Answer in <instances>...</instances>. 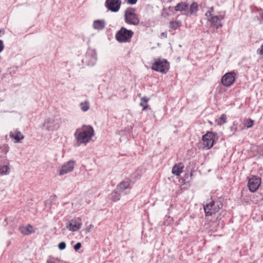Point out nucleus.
I'll list each match as a JSON object with an SVG mask.
<instances>
[{
    "mask_svg": "<svg viewBox=\"0 0 263 263\" xmlns=\"http://www.w3.org/2000/svg\"><path fill=\"white\" fill-rule=\"evenodd\" d=\"M227 117L224 114L222 115L219 119L217 120V123L218 125H222L226 122Z\"/></svg>",
    "mask_w": 263,
    "mask_h": 263,
    "instance_id": "nucleus-28",
    "label": "nucleus"
},
{
    "mask_svg": "<svg viewBox=\"0 0 263 263\" xmlns=\"http://www.w3.org/2000/svg\"><path fill=\"white\" fill-rule=\"evenodd\" d=\"M47 263H55L53 261L48 260Z\"/></svg>",
    "mask_w": 263,
    "mask_h": 263,
    "instance_id": "nucleus-40",
    "label": "nucleus"
},
{
    "mask_svg": "<svg viewBox=\"0 0 263 263\" xmlns=\"http://www.w3.org/2000/svg\"><path fill=\"white\" fill-rule=\"evenodd\" d=\"M257 52L258 54L263 55V44L261 45V47L257 50Z\"/></svg>",
    "mask_w": 263,
    "mask_h": 263,
    "instance_id": "nucleus-34",
    "label": "nucleus"
},
{
    "mask_svg": "<svg viewBox=\"0 0 263 263\" xmlns=\"http://www.w3.org/2000/svg\"><path fill=\"white\" fill-rule=\"evenodd\" d=\"M75 166V161L69 160L66 164H64L59 171V175L62 176L69 172H72Z\"/></svg>",
    "mask_w": 263,
    "mask_h": 263,
    "instance_id": "nucleus-10",
    "label": "nucleus"
},
{
    "mask_svg": "<svg viewBox=\"0 0 263 263\" xmlns=\"http://www.w3.org/2000/svg\"><path fill=\"white\" fill-rule=\"evenodd\" d=\"M61 123L62 119L60 117H49L45 120L43 126L48 131H54L60 128Z\"/></svg>",
    "mask_w": 263,
    "mask_h": 263,
    "instance_id": "nucleus-2",
    "label": "nucleus"
},
{
    "mask_svg": "<svg viewBox=\"0 0 263 263\" xmlns=\"http://www.w3.org/2000/svg\"><path fill=\"white\" fill-rule=\"evenodd\" d=\"M198 10V5L196 3H193L190 8V13L191 15L195 14Z\"/></svg>",
    "mask_w": 263,
    "mask_h": 263,
    "instance_id": "nucleus-24",
    "label": "nucleus"
},
{
    "mask_svg": "<svg viewBox=\"0 0 263 263\" xmlns=\"http://www.w3.org/2000/svg\"><path fill=\"white\" fill-rule=\"evenodd\" d=\"M105 21L104 20H95L93 23V27L97 30H102L105 28Z\"/></svg>",
    "mask_w": 263,
    "mask_h": 263,
    "instance_id": "nucleus-18",
    "label": "nucleus"
},
{
    "mask_svg": "<svg viewBox=\"0 0 263 263\" xmlns=\"http://www.w3.org/2000/svg\"><path fill=\"white\" fill-rule=\"evenodd\" d=\"M121 4L120 0H106L105 5L109 10L116 12L120 9Z\"/></svg>",
    "mask_w": 263,
    "mask_h": 263,
    "instance_id": "nucleus-9",
    "label": "nucleus"
},
{
    "mask_svg": "<svg viewBox=\"0 0 263 263\" xmlns=\"http://www.w3.org/2000/svg\"><path fill=\"white\" fill-rule=\"evenodd\" d=\"M226 213L225 211L221 210L219 214H217L216 215H213L214 217L216 218V220L214 221V222L217 225H219L220 223V221L222 219L223 217H224V215H226Z\"/></svg>",
    "mask_w": 263,
    "mask_h": 263,
    "instance_id": "nucleus-22",
    "label": "nucleus"
},
{
    "mask_svg": "<svg viewBox=\"0 0 263 263\" xmlns=\"http://www.w3.org/2000/svg\"><path fill=\"white\" fill-rule=\"evenodd\" d=\"M184 165L182 163L175 164L172 168V173L176 176H179L183 172Z\"/></svg>",
    "mask_w": 263,
    "mask_h": 263,
    "instance_id": "nucleus-16",
    "label": "nucleus"
},
{
    "mask_svg": "<svg viewBox=\"0 0 263 263\" xmlns=\"http://www.w3.org/2000/svg\"><path fill=\"white\" fill-rule=\"evenodd\" d=\"M222 204L218 201H211L204 206V210L206 216L216 215L222 208Z\"/></svg>",
    "mask_w": 263,
    "mask_h": 263,
    "instance_id": "nucleus-5",
    "label": "nucleus"
},
{
    "mask_svg": "<svg viewBox=\"0 0 263 263\" xmlns=\"http://www.w3.org/2000/svg\"><path fill=\"white\" fill-rule=\"evenodd\" d=\"M9 151V147L7 145H0V153L6 154Z\"/></svg>",
    "mask_w": 263,
    "mask_h": 263,
    "instance_id": "nucleus-29",
    "label": "nucleus"
},
{
    "mask_svg": "<svg viewBox=\"0 0 263 263\" xmlns=\"http://www.w3.org/2000/svg\"><path fill=\"white\" fill-rule=\"evenodd\" d=\"M86 62L89 66H93L97 62L96 54L94 53L90 54L87 52L86 55Z\"/></svg>",
    "mask_w": 263,
    "mask_h": 263,
    "instance_id": "nucleus-15",
    "label": "nucleus"
},
{
    "mask_svg": "<svg viewBox=\"0 0 263 263\" xmlns=\"http://www.w3.org/2000/svg\"><path fill=\"white\" fill-rule=\"evenodd\" d=\"M93 228V226L92 224H89L86 229V231L89 232Z\"/></svg>",
    "mask_w": 263,
    "mask_h": 263,
    "instance_id": "nucleus-36",
    "label": "nucleus"
},
{
    "mask_svg": "<svg viewBox=\"0 0 263 263\" xmlns=\"http://www.w3.org/2000/svg\"><path fill=\"white\" fill-rule=\"evenodd\" d=\"M181 22L180 21H171L170 23V28L174 30L177 29L181 26Z\"/></svg>",
    "mask_w": 263,
    "mask_h": 263,
    "instance_id": "nucleus-25",
    "label": "nucleus"
},
{
    "mask_svg": "<svg viewBox=\"0 0 263 263\" xmlns=\"http://www.w3.org/2000/svg\"><path fill=\"white\" fill-rule=\"evenodd\" d=\"M32 229L31 225L28 224L26 227H21L20 228V230L23 234L25 235H29L33 232Z\"/></svg>",
    "mask_w": 263,
    "mask_h": 263,
    "instance_id": "nucleus-21",
    "label": "nucleus"
},
{
    "mask_svg": "<svg viewBox=\"0 0 263 263\" xmlns=\"http://www.w3.org/2000/svg\"><path fill=\"white\" fill-rule=\"evenodd\" d=\"M135 11V9L132 7L125 10L124 15L125 23L135 26L139 24L140 21Z\"/></svg>",
    "mask_w": 263,
    "mask_h": 263,
    "instance_id": "nucleus-3",
    "label": "nucleus"
},
{
    "mask_svg": "<svg viewBox=\"0 0 263 263\" xmlns=\"http://www.w3.org/2000/svg\"><path fill=\"white\" fill-rule=\"evenodd\" d=\"M208 20L211 23L212 25L217 29L221 26L220 20L217 16H211Z\"/></svg>",
    "mask_w": 263,
    "mask_h": 263,
    "instance_id": "nucleus-17",
    "label": "nucleus"
},
{
    "mask_svg": "<svg viewBox=\"0 0 263 263\" xmlns=\"http://www.w3.org/2000/svg\"><path fill=\"white\" fill-rule=\"evenodd\" d=\"M81 109L83 111H86L89 108V104L88 101H85L80 103Z\"/></svg>",
    "mask_w": 263,
    "mask_h": 263,
    "instance_id": "nucleus-27",
    "label": "nucleus"
},
{
    "mask_svg": "<svg viewBox=\"0 0 263 263\" xmlns=\"http://www.w3.org/2000/svg\"><path fill=\"white\" fill-rule=\"evenodd\" d=\"M152 69L155 71L165 73L169 69V63L166 60L158 59L153 64Z\"/></svg>",
    "mask_w": 263,
    "mask_h": 263,
    "instance_id": "nucleus-6",
    "label": "nucleus"
},
{
    "mask_svg": "<svg viewBox=\"0 0 263 263\" xmlns=\"http://www.w3.org/2000/svg\"><path fill=\"white\" fill-rule=\"evenodd\" d=\"M214 10V9L213 7H211L210 10H209L208 11H211V13Z\"/></svg>",
    "mask_w": 263,
    "mask_h": 263,
    "instance_id": "nucleus-39",
    "label": "nucleus"
},
{
    "mask_svg": "<svg viewBox=\"0 0 263 263\" xmlns=\"http://www.w3.org/2000/svg\"><path fill=\"white\" fill-rule=\"evenodd\" d=\"M59 249L61 250H63L66 248V243L65 242H61L58 245Z\"/></svg>",
    "mask_w": 263,
    "mask_h": 263,
    "instance_id": "nucleus-31",
    "label": "nucleus"
},
{
    "mask_svg": "<svg viewBox=\"0 0 263 263\" xmlns=\"http://www.w3.org/2000/svg\"><path fill=\"white\" fill-rule=\"evenodd\" d=\"M160 37L161 38H163V37L166 38L167 37V32H163L161 33V34L160 35Z\"/></svg>",
    "mask_w": 263,
    "mask_h": 263,
    "instance_id": "nucleus-37",
    "label": "nucleus"
},
{
    "mask_svg": "<svg viewBox=\"0 0 263 263\" xmlns=\"http://www.w3.org/2000/svg\"><path fill=\"white\" fill-rule=\"evenodd\" d=\"M4 48V42L2 40H0V52H1Z\"/></svg>",
    "mask_w": 263,
    "mask_h": 263,
    "instance_id": "nucleus-33",
    "label": "nucleus"
},
{
    "mask_svg": "<svg viewBox=\"0 0 263 263\" xmlns=\"http://www.w3.org/2000/svg\"><path fill=\"white\" fill-rule=\"evenodd\" d=\"M81 247V243L80 242H77L74 246V249L76 251L78 250Z\"/></svg>",
    "mask_w": 263,
    "mask_h": 263,
    "instance_id": "nucleus-32",
    "label": "nucleus"
},
{
    "mask_svg": "<svg viewBox=\"0 0 263 263\" xmlns=\"http://www.w3.org/2000/svg\"><path fill=\"white\" fill-rule=\"evenodd\" d=\"M129 4L134 5L137 3V0H126Z\"/></svg>",
    "mask_w": 263,
    "mask_h": 263,
    "instance_id": "nucleus-35",
    "label": "nucleus"
},
{
    "mask_svg": "<svg viewBox=\"0 0 263 263\" xmlns=\"http://www.w3.org/2000/svg\"><path fill=\"white\" fill-rule=\"evenodd\" d=\"M212 15L211 14V11H208L206 13H205V15L207 16V17H209V16H211Z\"/></svg>",
    "mask_w": 263,
    "mask_h": 263,
    "instance_id": "nucleus-38",
    "label": "nucleus"
},
{
    "mask_svg": "<svg viewBox=\"0 0 263 263\" xmlns=\"http://www.w3.org/2000/svg\"><path fill=\"white\" fill-rule=\"evenodd\" d=\"M82 223L81 220L79 218L72 219L67 226V228L71 231H78Z\"/></svg>",
    "mask_w": 263,
    "mask_h": 263,
    "instance_id": "nucleus-13",
    "label": "nucleus"
},
{
    "mask_svg": "<svg viewBox=\"0 0 263 263\" xmlns=\"http://www.w3.org/2000/svg\"><path fill=\"white\" fill-rule=\"evenodd\" d=\"M9 136L10 138L15 140V143H19L21 140L24 139V136L21 133V132L17 130L11 132L9 134Z\"/></svg>",
    "mask_w": 263,
    "mask_h": 263,
    "instance_id": "nucleus-14",
    "label": "nucleus"
},
{
    "mask_svg": "<svg viewBox=\"0 0 263 263\" xmlns=\"http://www.w3.org/2000/svg\"><path fill=\"white\" fill-rule=\"evenodd\" d=\"M121 194V193H119V191H117L116 189V190L112 192L110 195V198L113 201H117L120 199Z\"/></svg>",
    "mask_w": 263,
    "mask_h": 263,
    "instance_id": "nucleus-23",
    "label": "nucleus"
},
{
    "mask_svg": "<svg viewBox=\"0 0 263 263\" xmlns=\"http://www.w3.org/2000/svg\"><path fill=\"white\" fill-rule=\"evenodd\" d=\"M215 135L213 132H208L203 136V145L207 149L211 148L214 144Z\"/></svg>",
    "mask_w": 263,
    "mask_h": 263,
    "instance_id": "nucleus-7",
    "label": "nucleus"
},
{
    "mask_svg": "<svg viewBox=\"0 0 263 263\" xmlns=\"http://www.w3.org/2000/svg\"><path fill=\"white\" fill-rule=\"evenodd\" d=\"M189 7V5L186 2H181L178 3L175 7V10L176 11H182L186 10Z\"/></svg>",
    "mask_w": 263,
    "mask_h": 263,
    "instance_id": "nucleus-20",
    "label": "nucleus"
},
{
    "mask_svg": "<svg viewBox=\"0 0 263 263\" xmlns=\"http://www.w3.org/2000/svg\"><path fill=\"white\" fill-rule=\"evenodd\" d=\"M94 135L93 128L90 126H84L81 129H78L74 133L78 145L88 143Z\"/></svg>",
    "mask_w": 263,
    "mask_h": 263,
    "instance_id": "nucleus-1",
    "label": "nucleus"
},
{
    "mask_svg": "<svg viewBox=\"0 0 263 263\" xmlns=\"http://www.w3.org/2000/svg\"><path fill=\"white\" fill-rule=\"evenodd\" d=\"M235 81V73L228 72L225 74L221 78V83L225 86H230Z\"/></svg>",
    "mask_w": 263,
    "mask_h": 263,
    "instance_id": "nucleus-11",
    "label": "nucleus"
},
{
    "mask_svg": "<svg viewBox=\"0 0 263 263\" xmlns=\"http://www.w3.org/2000/svg\"><path fill=\"white\" fill-rule=\"evenodd\" d=\"M9 162L6 157H4V161L0 160V175H6L9 174Z\"/></svg>",
    "mask_w": 263,
    "mask_h": 263,
    "instance_id": "nucleus-12",
    "label": "nucleus"
},
{
    "mask_svg": "<svg viewBox=\"0 0 263 263\" xmlns=\"http://www.w3.org/2000/svg\"><path fill=\"white\" fill-rule=\"evenodd\" d=\"M129 185V183L128 181H122L121 182L117 187V191H119V193H122L125 190L127 189Z\"/></svg>",
    "mask_w": 263,
    "mask_h": 263,
    "instance_id": "nucleus-19",
    "label": "nucleus"
},
{
    "mask_svg": "<svg viewBox=\"0 0 263 263\" xmlns=\"http://www.w3.org/2000/svg\"><path fill=\"white\" fill-rule=\"evenodd\" d=\"M141 93H139V94H138V97H141Z\"/></svg>",
    "mask_w": 263,
    "mask_h": 263,
    "instance_id": "nucleus-41",
    "label": "nucleus"
},
{
    "mask_svg": "<svg viewBox=\"0 0 263 263\" xmlns=\"http://www.w3.org/2000/svg\"><path fill=\"white\" fill-rule=\"evenodd\" d=\"M254 124V121L251 119H248L245 123V126L247 128L251 127Z\"/></svg>",
    "mask_w": 263,
    "mask_h": 263,
    "instance_id": "nucleus-30",
    "label": "nucleus"
},
{
    "mask_svg": "<svg viewBox=\"0 0 263 263\" xmlns=\"http://www.w3.org/2000/svg\"><path fill=\"white\" fill-rule=\"evenodd\" d=\"M134 34L131 30H128L122 27L116 33V39L120 43L129 42Z\"/></svg>",
    "mask_w": 263,
    "mask_h": 263,
    "instance_id": "nucleus-4",
    "label": "nucleus"
},
{
    "mask_svg": "<svg viewBox=\"0 0 263 263\" xmlns=\"http://www.w3.org/2000/svg\"><path fill=\"white\" fill-rule=\"evenodd\" d=\"M141 102L140 104V106L143 107V109H145L147 108V102L149 101V98L146 97H144L141 98Z\"/></svg>",
    "mask_w": 263,
    "mask_h": 263,
    "instance_id": "nucleus-26",
    "label": "nucleus"
},
{
    "mask_svg": "<svg viewBox=\"0 0 263 263\" xmlns=\"http://www.w3.org/2000/svg\"><path fill=\"white\" fill-rule=\"evenodd\" d=\"M261 183V179L259 177L253 176L248 181V186L250 192H254L259 187Z\"/></svg>",
    "mask_w": 263,
    "mask_h": 263,
    "instance_id": "nucleus-8",
    "label": "nucleus"
}]
</instances>
